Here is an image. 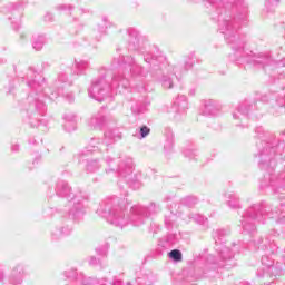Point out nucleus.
<instances>
[{
	"label": "nucleus",
	"mask_w": 285,
	"mask_h": 285,
	"mask_svg": "<svg viewBox=\"0 0 285 285\" xmlns=\"http://www.w3.org/2000/svg\"><path fill=\"white\" fill-rule=\"evenodd\" d=\"M169 257L174 259V262H181V252L179 249H173L169 253Z\"/></svg>",
	"instance_id": "nucleus-1"
},
{
	"label": "nucleus",
	"mask_w": 285,
	"mask_h": 285,
	"mask_svg": "<svg viewBox=\"0 0 285 285\" xmlns=\"http://www.w3.org/2000/svg\"><path fill=\"white\" fill-rule=\"evenodd\" d=\"M140 135L142 138L148 137V135H150V128H148L147 126L141 127Z\"/></svg>",
	"instance_id": "nucleus-2"
}]
</instances>
